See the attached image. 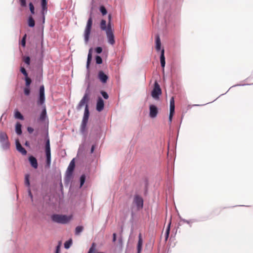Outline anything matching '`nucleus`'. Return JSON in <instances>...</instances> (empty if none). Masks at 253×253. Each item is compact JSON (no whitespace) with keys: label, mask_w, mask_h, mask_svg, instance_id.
<instances>
[{"label":"nucleus","mask_w":253,"mask_h":253,"mask_svg":"<svg viewBox=\"0 0 253 253\" xmlns=\"http://www.w3.org/2000/svg\"><path fill=\"white\" fill-rule=\"evenodd\" d=\"M72 215L67 216L66 215L54 214L51 218L53 221L61 224H66L69 222L72 218Z\"/></svg>","instance_id":"f257e3e1"},{"label":"nucleus","mask_w":253,"mask_h":253,"mask_svg":"<svg viewBox=\"0 0 253 253\" xmlns=\"http://www.w3.org/2000/svg\"><path fill=\"white\" fill-rule=\"evenodd\" d=\"M75 168V163L74 159H73L67 168V169L65 173V180L66 182H69L73 177V173Z\"/></svg>","instance_id":"f03ea898"},{"label":"nucleus","mask_w":253,"mask_h":253,"mask_svg":"<svg viewBox=\"0 0 253 253\" xmlns=\"http://www.w3.org/2000/svg\"><path fill=\"white\" fill-rule=\"evenodd\" d=\"M92 25V18L91 14L88 18L85 28L84 31V39L86 43H87L89 39V36L91 32V27Z\"/></svg>","instance_id":"7ed1b4c3"},{"label":"nucleus","mask_w":253,"mask_h":253,"mask_svg":"<svg viewBox=\"0 0 253 253\" xmlns=\"http://www.w3.org/2000/svg\"><path fill=\"white\" fill-rule=\"evenodd\" d=\"M109 18V22H108V28L107 29V31H106V33L107 35V37L108 39V42L111 44V45L114 44L115 42V41L114 39V35L111 26L110 22H111V15H109L108 16Z\"/></svg>","instance_id":"20e7f679"},{"label":"nucleus","mask_w":253,"mask_h":253,"mask_svg":"<svg viewBox=\"0 0 253 253\" xmlns=\"http://www.w3.org/2000/svg\"><path fill=\"white\" fill-rule=\"evenodd\" d=\"M89 94L88 90H87L85 93H84L83 97L77 106V109L78 110H80L84 106H85V108L86 107V106L87 108H88V102L89 101Z\"/></svg>","instance_id":"39448f33"},{"label":"nucleus","mask_w":253,"mask_h":253,"mask_svg":"<svg viewBox=\"0 0 253 253\" xmlns=\"http://www.w3.org/2000/svg\"><path fill=\"white\" fill-rule=\"evenodd\" d=\"M89 108L86 107L84 109V117H83L82 124L81 126V130L82 132H84L85 130L86 125H87L88 118H89Z\"/></svg>","instance_id":"423d86ee"},{"label":"nucleus","mask_w":253,"mask_h":253,"mask_svg":"<svg viewBox=\"0 0 253 253\" xmlns=\"http://www.w3.org/2000/svg\"><path fill=\"white\" fill-rule=\"evenodd\" d=\"M0 143L4 149H7L9 147L8 138L6 133L3 131H0Z\"/></svg>","instance_id":"0eeeda50"},{"label":"nucleus","mask_w":253,"mask_h":253,"mask_svg":"<svg viewBox=\"0 0 253 253\" xmlns=\"http://www.w3.org/2000/svg\"><path fill=\"white\" fill-rule=\"evenodd\" d=\"M162 93V90L159 85L158 83L157 82L155 83L154 87L152 91V96L155 99H158L159 97V95Z\"/></svg>","instance_id":"6e6552de"},{"label":"nucleus","mask_w":253,"mask_h":253,"mask_svg":"<svg viewBox=\"0 0 253 253\" xmlns=\"http://www.w3.org/2000/svg\"><path fill=\"white\" fill-rule=\"evenodd\" d=\"M133 204L136 206L137 210H140L143 207V200L139 195H135L133 199Z\"/></svg>","instance_id":"1a4fd4ad"},{"label":"nucleus","mask_w":253,"mask_h":253,"mask_svg":"<svg viewBox=\"0 0 253 253\" xmlns=\"http://www.w3.org/2000/svg\"><path fill=\"white\" fill-rule=\"evenodd\" d=\"M45 153L46 157V163L50 165L51 162V153L49 139H47L45 144Z\"/></svg>","instance_id":"9d476101"},{"label":"nucleus","mask_w":253,"mask_h":253,"mask_svg":"<svg viewBox=\"0 0 253 253\" xmlns=\"http://www.w3.org/2000/svg\"><path fill=\"white\" fill-rule=\"evenodd\" d=\"M45 101L44 96V87L43 85H42L40 87V95L38 101V104L42 105Z\"/></svg>","instance_id":"9b49d317"},{"label":"nucleus","mask_w":253,"mask_h":253,"mask_svg":"<svg viewBox=\"0 0 253 253\" xmlns=\"http://www.w3.org/2000/svg\"><path fill=\"white\" fill-rule=\"evenodd\" d=\"M149 116L151 118H155L158 114V108L154 105H150L149 106Z\"/></svg>","instance_id":"f8f14e48"},{"label":"nucleus","mask_w":253,"mask_h":253,"mask_svg":"<svg viewBox=\"0 0 253 253\" xmlns=\"http://www.w3.org/2000/svg\"><path fill=\"white\" fill-rule=\"evenodd\" d=\"M174 97H172L170 99V112L169 115V121L170 122L172 121V118L174 113Z\"/></svg>","instance_id":"ddd939ff"},{"label":"nucleus","mask_w":253,"mask_h":253,"mask_svg":"<svg viewBox=\"0 0 253 253\" xmlns=\"http://www.w3.org/2000/svg\"><path fill=\"white\" fill-rule=\"evenodd\" d=\"M98 78L102 83H106L108 79V77L102 71H100L98 74Z\"/></svg>","instance_id":"4468645a"},{"label":"nucleus","mask_w":253,"mask_h":253,"mask_svg":"<svg viewBox=\"0 0 253 253\" xmlns=\"http://www.w3.org/2000/svg\"><path fill=\"white\" fill-rule=\"evenodd\" d=\"M104 107V103L101 97H99L96 104V110L98 112H101L103 110Z\"/></svg>","instance_id":"2eb2a0df"},{"label":"nucleus","mask_w":253,"mask_h":253,"mask_svg":"<svg viewBox=\"0 0 253 253\" xmlns=\"http://www.w3.org/2000/svg\"><path fill=\"white\" fill-rule=\"evenodd\" d=\"M16 146L17 150L22 154L25 155L27 154V151L22 146L18 140L16 141Z\"/></svg>","instance_id":"dca6fc26"},{"label":"nucleus","mask_w":253,"mask_h":253,"mask_svg":"<svg viewBox=\"0 0 253 253\" xmlns=\"http://www.w3.org/2000/svg\"><path fill=\"white\" fill-rule=\"evenodd\" d=\"M29 160L32 167H33L34 169H37L38 168V165L37 160L34 157H29Z\"/></svg>","instance_id":"f3484780"},{"label":"nucleus","mask_w":253,"mask_h":253,"mask_svg":"<svg viewBox=\"0 0 253 253\" xmlns=\"http://www.w3.org/2000/svg\"><path fill=\"white\" fill-rule=\"evenodd\" d=\"M165 50L164 49H162L161 52V56H160V62L161 66L162 68H164L165 66Z\"/></svg>","instance_id":"a211bd4d"},{"label":"nucleus","mask_w":253,"mask_h":253,"mask_svg":"<svg viewBox=\"0 0 253 253\" xmlns=\"http://www.w3.org/2000/svg\"><path fill=\"white\" fill-rule=\"evenodd\" d=\"M161 42L160 38L159 35L156 36V49L159 51L161 49Z\"/></svg>","instance_id":"6ab92c4d"},{"label":"nucleus","mask_w":253,"mask_h":253,"mask_svg":"<svg viewBox=\"0 0 253 253\" xmlns=\"http://www.w3.org/2000/svg\"><path fill=\"white\" fill-rule=\"evenodd\" d=\"M92 59V48H90L89 50L88 55H87V59L86 63V68L89 69V64L91 62Z\"/></svg>","instance_id":"aec40b11"},{"label":"nucleus","mask_w":253,"mask_h":253,"mask_svg":"<svg viewBox=\"0 0 253 253\" xmlns=\"http://www.w3.org/2000/svg\"><path fill=\"white\" fill-rule=\"evenodd\" d=\"M142 239L141 238V234H139V240H138V244H137V252H138V253H140L141 252V249H142Z\"/></svg>","instance_id":"412c9836"},{"label":"nucleus","mask_w":253,"mask_h":253,"mask_svg":"<svg viewBox=\"0 0 253 253\" xmlns=\"http://www.w3.org/2000/svg\"><path fill=\"white\" fill-rule=\"evenodd\" d=\"M100 28L102 30L105 31L106 32L107 31L108 28V25L107 26H106V20L102 19L100 22Z\"/></svg>","instance_id":"4be33fe9"},{"label":"nucleus","mask_w":253,"mask_h":253,"mask_svg":"<svg viewBox=\"0 0 253 253\" xmlns=\"http://www.w3.org/2000/svg\"><path fill=\"white\" fill-rule=\"evenodd\" d=\"M46 116V111L45 107L44 106L42 112L41 113V114L40 115V117L39 118L40 120L41 121H44L45 119Z\"/></svg>","instance_id":"5701e85b"},{"label":"nucleus","mask_w":253,"mask_h":253,"mask_svg":"<svg viewBox=\"0 0 253 253\" xmlns=\"http://www.w3.org/2000/svg\"><path fill=\"white\" fill-rule=\"evenodd\" d=\"M15 130L17 134H21V125L19 123H17V124H16Z\"/></svg>","instance_id":"b1692460"},{"label":"nucleus","mask_w":253,"mask_h":253,"mask_svg":"<svg viewBox=\"0 0 253 253\" xmlns=\"http://www.w3.org/2000/svg\"><path fill=\"white\" fill-rule=\"evenodd\" d=\"M35 25V22L32 16H30L28 19V25L29 27H33Z\"/></svg>","instance_id":"393cba45"},{"label":"nucleus","mask_w":253,"mask_h":253,"mask_svg":"<svg viewBox=\"0 0 253 253\" xmlns=\"http://www.w3.org/2000/svg\"><path fill=\"white\" fill-rule=\"evenodd\" d=\"M15 118L16 119H18L21 120L24 119V117L18 111H15L14 114Z\"/></svg>","instance_id":"a878e982"},{"label":"nucleus","mask_w":253,"mask_h":253,"mask_svg":"<svg viewBox=\"0 0 253 253\" xmlns=\"http://www.w3.org/2000/svg\"><path fill=\"white\" fill-rule=\"evenodd\" d=\"M84 227L82 226H77L75 229L76 235H79L83 230Z\"/></svg>","instance_id":"bb28decb"},{"label":"nucleus","mask_w":253,"mask_h":253,"mask_svg":"<svg viewBox=\"0 0 253 253\" xmlns=\"http://www.w3.org/2000/svg\"><path fill=\"white\" fill-rule=\"evenodd\" d=\"M30 175L28 174L25 175V184L28 187L30 186V183L29 181Z\"/></svg>","instance_id":"cd10ccee"},{"label":"nucleus","mask_w":253,"mask_h":253,"mask_svg":"<svg viewBox=\"0 0 253 253\" xmlns=\"http://www.w3.org/2000/svg\"><path fill=\"white\" fill-rule=\"evenodd\" d=\"M42 6L43 11L46 10L47 9V2L46 0H42Z\"/></svg>","instance_id":"c85d7f7f"},{"label":"nucleus","mask_w":253,"mask_h":253,"mask_svg":"<svg viewBox=\"0 0 253 253\" xmlns=\"http://www.w3.org/2000/svg\"><path fill=\"white\" fill-rule=\"evenodd\" d=\"M171 222H170L168 226L166 232V240H167L169 237L170 231V226Z\"/></svg>","instance_id":"c756f323"},{"label":"nucleus","mask_w":253,"mask_h":253,"mask_svg":"<svg viewBox=\"0 0 253 253\" xmlns=\"http://www.w3.org/2000/svg\"><path fill=\"white\" fill-rule=\"evenodd\" d=\"M85 180V175H82L80 177V187H82L84 184Z\"/></svg>","instance_id":"7c9ffc66"},{"label":"nucleus","mask_w":253,"mask_h":253,"mask_svg":"<svg viewBox=\"0 0 253 253\" xmlns=\"http://www.w3.org/2000/svg\"><path fill=\"white\" fill-rule=\"evenodd\" d=\"M100 11L103 15H106L107 13V10L104 6H100Z\"/></svg>","instance_id":"2f4dec72"},{"label":"nucleus","mask_w":253,"mask_h":253,"mask_svg":"<svg viewBox=\"0 0 253 253\" xmlns=\"http://www.w3.org/2000/svg\"><path fill=\"white\" fill-rule=\"evenodd\" d=\"M72 243V240L66 241L64 244V247L66 249H69Z\"/></svg>","instance_id":"473e14b6"},{"label":"nucleus","mask_w":253,"mask_h":253,"mask_svg":"<svg viewBox=\"0 0 253 253\" xmlns=\"http://www.w3.org/2000/svg\"><path fill=\"white\" fill-rule=\"evenodd\" d=\"M96 63L97 64H100L102 63V59L99 56H96L95 57Z\"/></svg>","instance_id":"72a5a7b5"},{"label":"nucleus","mask_w":253,"mask_h":253,"mask_svg":"<svg viewBox=\"0 0 253 253\" xmlns=\"http://www.w3.org/2000/svg\"><path fill=\"white\" fill-rule=\"evenodd\" d=\"M25 81L26 86L27 87H29L32 82L31 79L29 77L25 78Z\"/></svg>","instance_id":"f704fd0d"},{"label":"nucleus","mask_w":253,"mask_h":253,"mask_svg":"<svg viewBox=\"0 0 253 253\" xmlns=\"http://www.w3.org/2000/svg\"><path fill=\"white\" fill-rule=\"evenodd\" d=\"M23 61L29 65L30 64V58L29 56L25 57L23 58Z\"/></svg>","instance_id":"c9c22d12"},{"label":"nucleus","mask_w":253,"mask_h":253,"mask_svg":"<svg viewBox=\"0 0 253 253\" xmlns=\"http://www.w3.org/2000/svg\"><path fill=\"white\" fill-rule=\"evenodd\" d=\"M24 94L26 95H29L30 93V89L29 87L26 86V87L24 89Z\"/></svg>","instance_id":"e433bc0d"},{"label":"nucleus","mask_w":253,"mask_h":253,"mask_svg":"<svg viewBox=\"0 0 253 253\" xmlns=\"http://www.w3.org/2000/svg\"><path fill=\"white\" fill-rule=\"evenodd\" d=\"M29 8H30V10L31 13L34 14L35 13L34 6L32 2H30L29 3Z\"/></svg>","instance_id":"4c0bfd02"},{"label":"nucleus","mask_w":253,"mask_h":253,"mask_svg":"<svg viewBox=\"0 0 253 253\" xmlns=\"http://www.w3.org/2000/svg\"><path fill=\"white\" fill-rule=\"evenodd\" d=\"M26 35L25 34L24 37H23L22 41H21V45L24 47L26 44Z\"/></svg>","instance_id":"58836bf2"},{"label":"nucleus","mask_w":253,"mask_h":253,"mask_svg":"<svg viewBox=\"0 0 253 253\" xmlns=\"http://www.w3.org/2000/svg\"><path fill=\"white\" fill-rule=\"evenodd\" d=\"M101 94H102V95L103 96V97L105 99H107L108 98H109V96L108 95V94L107 93V92H106L105 91H101Z\"/></svg>","instance_id":"ea45409f"},{"label":"nucleus","mask_w":253,"mask_h":253,"mask_svg":"<svg viewBox=\"0 0 253 253\" xmlns=\"http://www.w3.org/2000/svg\"><path fill=\"white\" fill-rule=\"evenodd\" d=\"M19 1L21 6L25 7L26 6V0H19Z\"/></svg>","instance_id":"a19ab883"},{"label":"nucleus","mask_w":253,"mask_h":253,"mask_svg":"<svg viewBox=\"0 0 253 253\" xmlns=\"http://www.w3.org/2000/svg\"><path fill=\"white\" fill-rule=\"evenodd\" d=\"M95 51L97 53L99 54L102 52V48L101 47H97L95 48Z\"/></svg>","instance_id":"79ce46f5"},{"label":"nucleus","mask_w":253,"mask_h":253,"mask_svg":"<svg viewBox=\"0 0 253 253\" xmlns=\"http://www.w3.org/2000/svg\"><path fill=\"white\" fill-rule=\"evenodd\" d=\"M60 245H58L57 247H56V253H59L60 252Z\"/></svg>","instance_id":"37998d69"},{"label":"nucleus","mask_w":253,"mask_h":253,"mask_svg":"<svg viewBox=\"0 0 253 253\" xmlns=\"http://www.w3.org/2000/svg\"><path fill=\"white\" fill-rule=\"evenodd\" d=\"M28 131L30 133H32L34 131V129L32 127H28Z\"/></svg>","instance_id":"c03bdc74"},{"label":"nucleus","mask_w":253,"mask_h":253,"mask_svg":"<svg viewBox=\"0 0 253 253\" xmlns=\"http://www.w3.org/2000/svg\"><path fill=\"white\" fill-rule=\"evenodd\" d=\"M20 71L23 74L24 73H25L26 71L25 70V69L24 68V67H21L20 68Z\"/></svg>","instance_id":"a18cd8bd"},{"label":"nucleus","mask_w":253,"mask_h":253,"mask_svg":"<svg viewBox=\"0 0 253 253\" xmlns=\"http://www.w3.org/2000/svg\"><path fill=\"white\" fill-rule=\"evenodd\" d=\"M113 236V242H115L116 240V234L114 233Z\"/></svg>","instance_id":"49530a36"},{"label":"nucleus","mask_w":253,"mask_h":253,"mask_svg":"<svg viewBox=\"0 0 253 253\" xmlns=\"http://www.w3.org/2000/svg\"><path fill=\"white\" fill-rule=\"evenodd\" d=\"M94 149H95V146L92 145L91 147V150H90L91 153H92L94 152Z\"/></svg>","instance_id":"de8ad7c7"},{"label":"nucleus","mask_w":253,"mask_h":253,"mask_svg":"<svg viewBox=\"0 0 253 253\" xmlns=\"http://www.w3.org/2000/svg\"><path fill=\"white\" fill-rule=\"evenodd\" d=\"M28 193H29V195L30 196V197L31 198V199H32V198H33V195H32V194L31 191V190H30V189H29Z\"/></svg>","instance_id":"09e8293b"},{"label":"nucleus","mask_w":253,"mask_h":253,"mask_svg":"<svg viewBox=\"0 0 253 253\" xmlns=\"http://www.w3.org/2000/svg\"><path fill=\"white\" fill-rule=\"evenodd\" d=\"M23 74L25 76V78L28 77V74L26 71L25 73H24Z\"/></svg>","instance_id":"8fccbe9b"},{"label":"nucleus","mask_w":253,"mask_h":253,"mask_svg":"<svg viewBox=\"0 0 253 253\" xmlns=\"http://www.w3.org/2000/svg\"><path fill=\"white\" fill-rule=\"evenodd\" d=\"M184 222L187 223H188V224L190 223V221H187V220H184Z\"/></svg>","instance_id":"3c124183"}]
</instances>
